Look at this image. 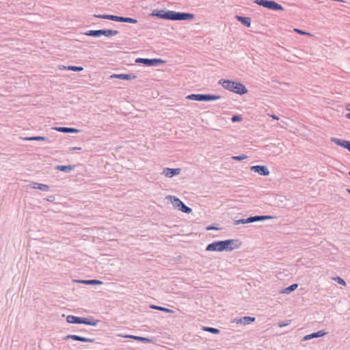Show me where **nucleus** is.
Here are the masks:
<instances>
[{
  "label": "nucleus",
  "mask_w": 350,
  "mask_h": 350,
  "mask_svg": "<svg viewBox=\"0 0 350 350\" xmlns=\"http://www.w3.org/2000/svg\"><path fill=\"white\" fill-rule=\"evenodd\" d=\"M219 84L221 85L224 89L240 95L245 94L247 92V89L240 82L227 79H220L219 81Z\"/></svg>",
  "instance_id": "f257e3e1"
},
{
  "label": "nucleus",
  "mask_w": 350,
  "mask_h": 350,
  "mask_svg": "<svg viewBox=\"0 0 350 350\" xmlns=\"http://www.w3.org/2000/svg\"><path fill=\"white\" fill-rule=\"evenodd\" d=\"M118 31L111 29H98V30H90L85 33V35L93 37H99L105 36L106 37H112L118 34Z\"/></svg>",
  "instance_id": "f03ea898"
},
{
  "label": "nucleus",
  "mask_w": 350,
  "mask_h": 350,
  "mask_svg": "<svg viewBox=\"0 0 350 350\" xmlns=\"http://www.w3.org/2000/svg\"><path fill=\"white\" fill-rule=\"evenodd\" d=\"M255 3L258 4V5L262 6L264 8H266L271 10H283V7L276 3L274 1L271 0H254V1Z\"/></svg>",
  "instance_id": "7ed1b4c3"
},
{
  "label": "nucleus",
  "mask_w": 350,
  "mask_h": 350,
  "mask_svg": "<svg viewBox=\"0 0 350 350\" xmlns=\"http://www.w3.org/2000/svg\"><path fill=\"white\" fill-rule=\"evenodd\" d=\"M228 244L227 242H224V241H214L210 244H208L206 247V251L210 252H222L226 251V245Z\"/></svg>",
  "instance_id": "20e7f679"
},
{
  "label": "nucleus",
  "mask_w": 350,
  "mask_h": 350,
  "mask_svg": "<svg viewBox=\"0 0 350 350\" xmlns=\"http://www.w3.org/2000/svg\"><path fill=\"white\" fill-rule=\"evenodd\" d=\"M136 63H141L146 66H157L163 62L160 59L137 58Z\"/></svg>",
  "instance_id": "39448f33"
},
{
  "label": "nucleus",
  "mask_w": 350,
  "mask_h": 350,
  "mask_svg": "<svg viewBox=\"0 0 350 350\" xmlns=\"http://www.w3.org/2000/svg\"><path fill=\"white\" fill-rule=\"evenodd\" d=\"M224 242L228 243V244L226 245L227 252H230L235 249H238L241 245V242L238 239H227L224 240Z\"/></svg>",
  "instance_id": "423d86ee"
},
{
  "label": "nucleus",
  "mask_w": 350,
  "mask_h": 350,
  "mask_svg": "<svg viewBox=\"0 0 350 350\" xmlns=\"http://www.w3.org/2000/svg\"><path fill=\"white\" fill-rule=\"evenodd\" d=\"M250 170L262 176L269 174V170L265 165H253L250 167Z\"/></svg>",
  "instance_id": "0eeeda50"
},
{
  "label": "nucleus",
  "mask_w": 350,
  "mask_h": 350,
  "mask_svg": "<svg viewBox=\"0 0 350 350\" xmlns=\"http://www.w3.org/2000/svg\"><path fill=\"white\" fill-rule=\"evenodd\" d=\"M63 339L64 340H66L68 339H72L74 340H78V341L85 342H93L94 341V339H93V338H85V337L79 336L74 335V334H68V335L66 336Z\"/></svg>",
  "instance_id": "6e6552de"
},
{
  "label": "nucleus",
  "mask_w": 350,
  "mask_h": 350,
  "mask_svg": "<svg viewBox=\"0 0 350 350\" xmlns=\"http://www.w3.org/2000/svg\"><path fill=\"white\" fill-rule=\"evenodd\" d=\"M156 15L161 18L175 21V11H160Z\"/></svg>",
  "instance_id": "1a4fd4ad"
},
{
  "label": "nucleus",
  "mask_w": 350,
  "mask_h": 350,
  "mask_svg": "<svg viewBox=\"0 0 350 350\" xmlns=\"http://www.w3.org/2000/svg\"><path fill=\"white\" fill-rule=\"evenodd\" d=\"M331 141L335 143L336 145L347 149L350 152V141H347L345 139H341L336 137L332 138Z\"/></svg>",
  "instance_id": "9d476101"
},
{
  "label": "nucleus",
  "mask_w": 350,
  "mask_h": 350,
  "mask_svg": "<svg viewBox=\"0 0 350 350\" xmlns=\"http://www.w3.org/2000/svg\"><path fill=\"white\" fill-rule=\"evenodd\" d=\"M194 17V14L191 13L176 12V21H189L193 19Z\"/></svg>",
  "instance_id": "9b49d317"
},
{
  "label": "nucleus",
  "mask_w": 350,
  "mask_h": 350,
  "mask_svg": "<svg viewBox=\"0 0 350 350\" xmlns=\"http://www.w3.org/2000/svg\"><path fill=\"white\" fill-rule=\"evenodd\" d=\"M96 17L99 18H105V19H109L111 21H116V22H122L124 23V16H115V15H95Z\"/></svg>",
  "instance_id": "f8f14e48"
},
{
  "label": "nucleus",
  "mask_w": 350,
  "mask_h": 350,
  "mask_svg": "<svg viewBox=\"0 0 350 350\" xmlns=\"http://www.w3.org/2000/svg\"><path fill=\"white\" fill-rule=\"evenodd\" d=\"M176 208L180 210L182 212L185 213H190L192 209L186 206L179 198H176Z\"/></svg>",
  "instance_id": "ddd939ff"
},
{
  "label": "nucleus",
  "mask_w": 350,
  "mask_h": 350,
  "mask_svg": "<svg viewBox=\"0 0 350 350\" xmlns=\"http://www.w3.org/2000/svg\"><path fill=\"white\" fill-rule=\"evenodd\" d=\"M29 187L31 189H39L44 191H47L49 189V186L42 183H38L36 182H32L29 184Z\"/></svg>",
  "instance_id": "4468645a"
},
{
  "label": "nucleus",
  "mask_w": 350,
  "mask_h": 350,
  "mask_svg": "<svg viewBox=\"0 0 350 350\" xmlns=\"http://www.w3.org/2000/svg\"><path fill=\"white\" fill-rule=\"evenodd\" d=\"M111 78H116L122 80H131L136 78V76L133 74H118L111 76Z\"/></svg>",
  "instance_id": "2eb2a0df"
},
{
  "label": "nucleus",
  "mask_w": 350,
  "mask_h": 350,
  "mask_svg": "<svg viewBox=\"0 0 350 350\" xmlns=\"http://www.w3.org/2000/svg\"><path fill=\"white\" fill-rule=\"evenodd\" d=\"M325 334H326V332H325L323 330H320L317 332H314L312 334L305 336L303 338V340L306 341V340H310V339H312L314 338L323 336Z\"/></svg>",
  "instance_id": "dca6fc26"
},
{
  "label": "nucleus",
  "mask_w": 350,
  "mask_h": 350,
  "mask_svg": "<svg viewBox=\"0 0 350 350\" xmlns=\"http://www.w3.org/2000/svg\"><path fill=\"white\" fill-rule=\"evenodd\" d=\"M54 129L62 133H78L79 132V130L70 127H55Z\"/></svg>",
  "instance_id": "f3484780"
},
{
  "label": "nucleus",
  "mask_w": 350,
  "mask_h": 350,
  "mask_svg": "<svg viewBox=\"0 0 350 350\" xmlns=\"http://www.w3.org/2000/svg\"><path fill=\"white\" fill-rule=\"evenodd\" d=\"M236 19L241 22L243 25H245L247 27H250L251 25V18L250 17H245L237 15L235 16Z\"/></svg>",
  "instance_id": "a211bd4d"
},
{
  "label": "nucleus",
  "mask_w": 350,
  "mask_h": 350,
  "mask_svg": "<svg viewBox=\"0 0 350 350\" xmlns=\"http://www.w3.org/2000/svg\"><path fill=\"white\" fill-rule=\"evenodd\" d=\"M99 321L96 319H94L93 318H82L81 324L92 325V326H96L98 323Z\"/></svg>",
  "instance_id": "6ab92c4d"
},
{
  "label": "nucleus",
  "mask_w": 350,
  "mask_h": 350,
  "mask_svg": "<svg viewBox=\"0 0 350 350\" xmlns=\"http://www.w3.org/2000/svg\"><path fill=\"white\" fill-rule=\"evenodd\" d=\"M83 317H76L74 315H68L66 317V321L68 323H77V324H81Z\"/></svg>",
  "instance_id": "aec40b11"
},
{
  "label": "nucleus",
  "mask_w": 350,
  "mask_h": 350,
  "mask_svg": "<svg viewBox=\"0 0 350 350\" xmlns=\"http://www.w3.org/2000/svg\"><path fill=\"white\" fill-rule=\"evenodd\" d=\"M221 98L219 95H211V94H202V101H211L219 100Z\"/></svg>",
  "instance_id": "412c9836"
},
{
  "label": "nucleus",
  "mask_w": 350,
  "mask_h": 350,
  "mask_svg": "<svg viewBox=\"0 0 350 350\" xmlns=\"http://www.w3.org/2000/svg\"><path fill=\"white\" fill-rule=\"evenodd\" d=\"M75 166L74 165H57L55 167V169L62 172H64L66 173H69L72 170H74Z\"/></svg>",
  "instance_id": "4be33fe9"
},
{
  "label": "nucleus",
  "mask_w": 350,
  "mask_h": 350,
  "mask_svg": "<svg viewBox=\"0 0 350 350\" xmlns=\"http://www.w3.org/2000/svg\"><path fill=\"white\" fill-rule=\"evenodd\" d=\"M255 321V318L254 317H243L242 318H241L240 319H239L237 323H242V324H244V325H247V324H250L251 322H253Z\"/></svg>",
  "instance_id": "5701e85b"
},
{
  "label": "nucleus",
  "mask_w": 350,
  "mask_h": 350,
  "mask_svg": "<svg viewBox=\"0 0 350 350\" xmlns=\"http://www.w3.org/2000/svg\"><path fill=\"white\" fill-rule=\"evenodd\" d=\"M254 219L255 221H265L273 219L274 217L271 215H256L254 216Z\"/></svg>",
  "instance_id": "b1692460"
},
{
  "label": "nucleus",
  "mask_w": 350,
  "mask_h": 350,
  "mask_svg": "<svg viewBox=\"0 0 350 350\" xmlns=\"http://www.w3.org/2000/svg\"><path fill=\"white\" fill-rule=\"evenodd\" d=\"M298 285L297 284H293L288 286L287 288H285L282 289L280 291V293H290L291 292L295 291L297 288Z\"/></svg>",
  "instance_id": "393cba45"
},
{
  "label": "nucleus",
  "mask_w": 350,
  "mask_h": 350,
  "mask_svg": "<svg viewBox=\"0 0 350 350\" xmlns=\"http://www.w3.org/2000/svg\"><path fill=\"white\" fill-rule=\"evenodd\" d=\"M25 140L27 141H45L49 142V139L46 137H42V136H36V137H29L25 138Z\"/></svg>",
  "instance_id": "a878e982"
},
{
  "label": "nucleus",
  "mask_w": 350,
  "mask_h": 350,
  "mask_svg": "<svg viewBox=\"0 0 350 350\" xmlns=\"http://www.w3.org/2000/svg\"><path fill=\"white\" fill-rule=\"evenodd\" d=\"M163 174L167 177H172L175 175V168H165Z\"/></svg>",
  "instance_id": "bb28decb"
},
{
  "label": "nucleus",
  "mask_w": 350,
  "mask_h": 350,
  "mask_svg": "<svg viewBox=\"0 0 350 350\" xmlns=\"http://www.w3.org/2000/svg\"><path fill=\"white\" fill-rule=\"evenodd\" d=\"M186 99L202 101V94H191L186 96Z\"/></svg>",
  "instance_id": "cd10ccee"
},
{
  "label": "nucleus",
  "mask_w": 350,
  "mask_h": 350,
  "mask_svg": "<svg viewBox=\"0 0 350 350\" xmlns=\"http://www.w3.org/2000/svg\"><path fill=\"white\" fill-rule=\"evenodd\" d=\"M80 282L85 284H91V285L103 284V282L98 280H82Z\"/></svg>",
  "instance_id": "c85d7f7f"
},
{
  "label": "nucleus",
  "mask_w": 350,
  "mask_h": 350,
  "mask_svg": "<svg viewBox=\"0 0 350 350\" xmlns=\"http://www.w3.org/2000/svg\"><path fill=\"white\" fill-rule=\"evenodd\" d=\"M203 330L208 332L210 333L214 334H218L220 332V330L211 327H203Z\"/></svg>",
  "instance_id": "c756f323"
},
{
  "label": "nucleus",
  "mask_w": 350,
  "mask_h": 350,
  "mask_svg": "<svg viewBox=\"0 0 350 350\" xmlns=\"http://www.w3.org/2000/svg\"><path fill=\"white\" fill-rule=\"evenodd\" d=\"M150 308H153V309H157V310H161V311H164V312H172V310H170V309H168L167 308H164V307H161V306H154V305H152V306H150Z\"/></svg>",
  "instance_id": "7c9ffc66"
},
{
  "label": "nucleus",
  "mask_w": 350,
  "mask_h": 350,
  "mask_svg": "<svg viewBox=\"0 0 350 350\" xmlns=\"http://www.w3.org/2000/svg\"><path fill=\"white\" fill-rule=\"evenodd\" d=\"M125 337L133 338V339H135V340H139V341H148V338L142 337V336H135L129 335V336H126Z\"/></svg>",
  "instance_id": "2f4dec72"
},
{
  "label": "nucleus",
  "mask_w": 350,
  "mask_h": 350,
  "mask_svg": "<svg viewBox=\"0 0 350 350\" xmlns=\"http://www.w3.org/2000/svg\"><path fill=\"white\" fill-rule=\"evenodd\" d=\"M67 70L72 71H82L83 68L81 66H69L67 67Z\"/></svg>",
  "instance_id": "473e14b6"
},
{
  "label": "nucleus",
  "mask_w": 350,
  "mask_h": 350,
  "mask_svg": "<svg viewBox=\"0 0 350 350\" xmlns=\"http://www.w3.org/2000/svg\"><path fill=\"white\" fill-rule=\"evenodd\" d=\"M247 158V157L245 154H241V155H239V156H233L232 157V159L235 161H242Z\"/></svg>",
  "instance_id": "72a5a7b5"
},
{
  "label": "nucleus",
  "mask_w": 350,
  "mask_h": 350,
  "mask_svg": "<svg viewBox=\"0 0 350 350\" xmlns=\"http://www.w3.org/2000/svg\"><path fill=\"white\" fill-rule=\"evenodd\" d=\"M124 23L135 24L137 23V21L133 18L124 17Z\"/></svg>",
  "instance_id": "f704fd0d"
},
{
  "label": "nucleus",
  "mask_w": 350,
  "mask_h": 350,
  "mask_svg": "<svg viewBox=\"0 0 350 350\" xmlns=\"http://www.w3.org/2000/svg\"><path fill=\"white\" fill-rule=\"evenodd\" d=\"M334 280L336 282H337L338 284H342V285H343V286H345V285H346V282H345V281L342 278H340V277H336V278H335Z\"/></svg>",
  "instance_id": "c9c22d12"
},
{
  "label": "nucleus",
  "mask_w": 350,
  "mask_h": 350,
  "mask_svg": "<svg viewBox=\"0 0 350 350\" xmlns=\"http://www.w3.org/2000/svg\"><path fill=\"white\" fill-rule=\"evenodd\" d=\"M231 120L233 122H240L242 120V118L240 116L236 115V116H233L232 117Z\"/></svg>",
  "instance_id": "e433bc0d"
},
{
  "label": "nucleus",
  "mask_w": 350,
  "mask_h": 350,
  "mask_svg": "<svg viewBox=\"0 0 350 350\" xmlns=\"http://www.w3.org/2000/svg\"><path fill=\"white\" fill-rule=\"evenodd\" d=\"M234 224L235 225L245 224L246 221H245V219H240L234 220Z\"/></svg>",
  "instance_id": "4c0bfd02"
},
{
  "label": "nucleus",
  "mask_w": 350,
  "mask_h": 350,
  "mask_svg": "<svg viewBox=\"0 0 350 350\" xmlns=\"http://www.w3.org/2000/svg\"><path fill=\"white\" fill-rule=\"evenodd\" d=\"M165 200H170V202L172 204H174V203H175V196H167L165 197Z\"/></svg>",
  "instance_id": "58836bf2"
},
{
  "label": "nucleus",
  "mask_w": 350,
  "mask_h": 350,
  "mask_svg": "<svg viewBox=\"0 0 350 350\" xmlns=\"http://www.w3.org/2000/svg\"><path fill=\"white\" fill-rule=\"evenodd\" d=\"M290 321H286V322H284V321L280 322V323H278V326L280 327H282L286 326V325L290 324Z\"/></svg>",
  "instance_id": "ea45409f"
},
{
  "label": "nucleus",
  "mask_w": 350,
  "mask_h": 350,
  "mask_svg": "<svg viewBox=\"0 0 350 350\" xmlns=\"http://www.w3.org/2000/svg\"><path fill=\"white\" fill-rule=\"evenodd\" d=\"M254 216H252V217H247L245 219V221H246V224H249V223H252V222H255L254 219Z\"/></svg>",
  "instance_id": "a19ab883"
},
{
  "label": "nucleus",
  "mask_w": 350,
  "mask_h": 350,
  "mask_svg": "<svg viewBox=\"0 0 350 350\" xmlns=\"http://www.w3.org/2000/svg\"><path fill=\"white\" fill-rule=\"evenodd\" d=\"M294 31L297 33H298L300 35H306V34H308V33L301 30V29H295Z\"/></svg>",
  "instance_id": "79ce46f5"
},
{
  "label": "nucleus",
  "mask_w": 350,
  "mask_h": 350,
  "mask_svg": "<svg viewBox=\"0 0 350 350\" xmlns=\"http://www.w3.org/2000/svg\"><path fill=\"white\" fill-rule=\"evenodd\" d=\"M206 229L207 230H218V228H217L214 227V226H207V227L206 228Z\"/></svg>",
  "instance_id": "37998d69"
},
{
  "label": "nucleus",
  "mask_w": 350,
  "mask_h": 350,
  "mask_svg": "<svg viewBox=\"0 0 350 350\" xmlns=\"http://www.w3.org/2000/svg\"><path fill=\"white\" fill-rule=\"evenodd\" d=\"M55 200V197L53 196H50L46 198V200L49 202H53Z\"/></svg>",
  "instance_id": "c03bdc74"
},
{
  "label": "nucleus",
  "mask_w": 350,
  "mask_h": 350,
  "mask_svg": "<svg viewBox=\"0 0 350 350\" xmlns=\"http://www.w3.org/2000/svg\"><path fill=\"white\" fill-rule=\"evenodd\" d=\"M270 116H271L273 119H274V120H279V118H278L277 116H275V115H271Z\"/></svg>",
  "instance_id": "a18cd8bd"
},
{
  "label": "nucleus",
  "mask_w": 350,
  "mask_h": 350,
  "mask_svg": "<svg viewBox=\"0 0 350 350\" xmlns=\"http://www.w3.org/2000/svg\"><path fill=\"white\" fill-rule=\"evenodd\" d=\"M346 109L350 112V104L346 105Z\"/></svg>",
  "instance_id": "49530a36"
},
{
  "label": "nucleus",
  "mask_w": 350,
  "mask_h": 350,
  "mask_svg": "<svg viewBox=\"0 0 350 350\" xmlns=\"http://www.w3.org/2000/svg\"><path fill=\"white\" fill-rule=\"evenodd\" d=\"M180 169L176 167V176L180 174Z\"/></svg>",
  "instance_id": "de8ad7c7"
},
{
  "label": "nucleus",
  "mask_w": 350,
  "mask_h": 350,
  "mask_svg": "<svg viewBox=\"0 0 350 350\" xmlns=\"http://www.w3.org/2000/svg\"><path fill=\"white\" fill-rule=\"evenodd\" d=\"M72 150H81L80 147H74L72 148Z\"/></svg>",
  "instance_id": "09e8293b"
},
{
  "label": "nucleus",
  "mask_w": 350,
  "mask_h": 350,
  "mask_svg": "<svg viewBox=\"0 0 350 350\" xmlns=\"http://www.w3.org/2000/svg\"><path fill=\"white\" fill-rule=\"evenodd\" d=\"M347 191L350 194V189H347Z\"/></svg>",
  "instance_id": "8fccbe9b"
},
{
  "label": "nucleus",
  "mask_w": 350,
  "mask_h": 350,
  "mask_svg": "<svg viewBox=\"0 0 350 350\" xmlns=\"http://www.w3.org/2000/svg\"><path fill=\"white\" fill-rule=\"evenodd\" d=\"M349 175L350 176V172H349Z\"/></svg>",
  "instance_id": "3c124183"
}]
</instances>
